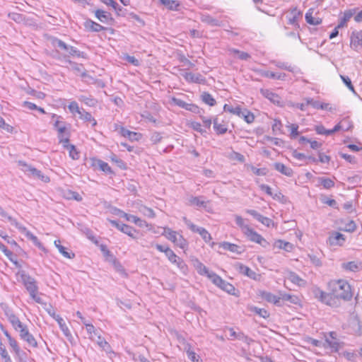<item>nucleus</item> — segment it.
<instances>
[{
  "label": "nucleus",
  "mask_w": 362,
  "mask_h": 362,
  "mask_svg": "<svg viewBox=\"0 0 362 362\" xmlns=\"http://www.w3.org/2000/svg\"><path fill=\"white\" fill-rule=\"evenodd\" d=\"M0 216L1 217L6 218L8 221L13 226H15L22 233H25V236L36 245L40 250H45L42 244L40 242L38 238L33 235L30 231L28 230L25 227L23 226L20 224L15 218L8 216V214L3 209V208L0 206Z\"/></svg>",
  "instance_id": "nucleus-4"
},
{
  "label": "nucleus",
  "mask_w": 362,
  "mask_h": 362,
  "mask_svg": "<svg viewBox=\"0 0 362 362\" xmlns=\"http://www.w3.org/2000/svg\"><path fill=\"white\" fill-rule=\"evenodd\" d=\"M318 180L325 189H329L334 187V182L330 178L322 177H319Z\"/></svg>",
  "instance_id": "nucleus-49"
},
{
  "label": "nucleus",
  "mask_w": 362,
  "mask_h": 362,
  "mask_svg": "<svg viewBox=\"0 0 362 362\" xmlns=\"http://www.w3.org/2000/svg\"><path fill=\"white\" fill-rule=\"evenodd\" d=\"M234 267L239 273L243 274L252 279L257 280L259 276V275L257 274L255 272L252 271L248 267L240 262L235 263Z\"/></svg>",
  "instance_id": "nucleus-13"
},
{
  "label": "nucleus",
  "mask_w": 362,
  "mask_h": 362,
  "mask_svg": "<svg viewBox=\"0 0 362 362\" xmlns=\"http://www.w3.org/2000/svg\"><path fill=\"white\" fill-rule=\"evenodd\" d=\"M121 232L127 234L128 236L131 237L133 239L137 238L136 233H138V232L134 228H133L131 226L125 224V226H123L122 228H121Z\"/></svg>",
  "instance_id": "nucleus-44"
},
{
  "label": "nucleus",
  "mask_w": 362,
  "mask_h": 362,
  "mask_svg": "<svg viewBox=\"0 0 362 362\" xmlns=\"http://www.w3.org/2000/svg\"><path fill=\"white\" fill-rule=\"evenodd\" d=\"M239 117L244 118L245 121L248 124L252 123L255 120L254 115L246 108L242 109V113Z\"/></svg>",
  "instance_id": "nucleus-46"
},
{
  "label": "nucleus",
  "mask_w": 362,
  "mask_h": 362,
  "mask_svg": "<svg viewBox=\"0 0 362 362\" xmlns=\"http://www.w3.org/2000/svg\"><path fill=\"white\" fill-rule=\"evenodd\" d=\"M351 43L355 47L358 45L362 46V30L352 32L351 36Z\"/></svg>",
  "instance_id": "nucleus-33"
},
{
  "label": "nucleus",
  "mask_w": 362,
  "mask_h": 362,
  "mask_svg": "<svg viewBox=\"0 0 362 362\" xmlns=\"http://www.w3.org/2000/svg\"><path fill=\"white\" fill-rule=\"evenodd\" d=\"M8 16L9 18L18 23L23 22L25 20L24 16L22 14L18 13H9Z\"/></svg>",
  "instance_id": "nucleus-56"
},
{
  "label": "nucleus",
  "mask_w": 362,
  "mask_h": 362,
  "mask_svg": "<svg viewBox=\"0 0 362 362\" xmlns=\"http://www.w3.org/2000/svg\"><path fill=\"white\" fill-rule=\"evenodd\" d=\"M95 17L102 23H110L114 21L111 14L107 11H104L101 9H98L95 12Z\"/></svg>",
  "instance_id": "nucleus-20"
},
{
  "label": "nucleus",
  "mask_w": 362,
  "mask_h": 362,
  "mask_svg": "<svg viewBox=\"0 0 362 362\" xmlns=\"http://www.w3.org/2000/svg\"><path fill=\"white\" fill-rule=\"evenodd\" d=\"M18 165L24 168L23 170L25 173H29L34 177L37 178L45 183L50 181L48 176L45 175L40 170H37V168L28 165L25 162L19 160Z\"/></svg>",
  "instance_id": "nucleus-8"
},
{
  "label": "nucleus",
  "mask_w": 362,
  "mask_h": 362,
  "mask_svg": "<svg viewBox=\"0 0 362 362\" xmlns=\"http://www.w3.org/2000/svg\"><path fill=\"white\" fill-rule=\"evenodd\" d=\"M202 21L212 26L220 25L219 21L209 15L203 16L202 17Z\"/></svg>",
  "instance_id": "nucleus-50"
},
{
  "label": "nucleus",
  "mask_w": 362,
  "mask_h": 362,
  "mask_svg": "<svg viewBox=\"0 0 362 362\" xmlns=\"http://www.w3.org/2000/svg\"><path fill=\"white\" fill-rule=\"evenodd\" d=\"M115 130L119 129L120 134L126 138H128L130 141H139L141 138L140 133L131 132L123 127H119L117 124H115Z\"/></svg>",
  "instance_id": "nucleus-15"
},
{
  "label": "nucleus",
  "mask_w": 362,
  "mask_h": 362,
  "mask_svg": "<svg viewBox=\"0 0 362 362\" xmlns=\"http://www.w3.org/2000/svg\"><path fill=\"white\" fill-rule=\"evenodd\" d=\"M202 198V197H190L188 199V204L197 206V208H203L206 211H209V201H204Z\"/></svg>",
  "instance_id": "nucleus-14"
},
{
  "label": "nucleus",
  "mask_w": 362,
  "mask_h": 362,
  "mask_svg": "<svg viewBox=\"0 0 362 362\" xmlns=\"http://www.w3.org/2000/svg\"><path fill=\"white\" fill-rule=\"evenodd\" d=\"M206 276L213 282V284L219 287L223 280L220 276L212 272H209Z\"/></svg>",
  "instance_id": "nucleus-51"
},
{
  "label": "nucleus",
  "mask_w": 362,
  "mask_h": 362,
  "mask_svg": "<svg viewBox=\"0 0 362 362\" xmlns=\"http://www.w3.org/2000/svg\"><path fill=\"white\" fill-rule=\"evenodd\" d=\"M261 76L266 78L277 79L281 81H284L286 80V74L284 73H274L269 71H262Z\"/></svg>",
  "instance_id": "nucleus-28"
},
{
  "label": "nucleus",
  "mask_w": 362,
  "mask_h": 362,
  "mask_svg": "<svg viewBox=\"0 0 362 362\" xmlns=\"http://www.w3.org/2000/svg\"><path fill=\"white\" fill-rule=\"evenodd\" d=\"M54 245L56 246V247L59 250V252L65 257L66 258H69V259H73L74 257H75V254L73 253V252H69L66 251V247H64V246H62L61 244H60V241L59 240H55L54 241Z\"/></svg>",
  "instance_id": "nucleus-38"
},
{
  "label": "nucleus",
  "mask_w": 362,
  "mask_h": 362,
  "mask_svg": "<svg viewBox=\"0 0 362 362\" xmlns=\"http://www.w3.org/2000/svg\"><path fill=\"white\" fill-rule=\"evenodd\" d=\"M219 288L230 295H235V288L234 286L223 279L222 280L221 284L219 286Z\"/></svg>",
  "instance_id": "nucleus-41"
},
{
  "label": "nucleus",
  "mask_w": 362,
  "mask_h": 362,
  "mask_svg": "<svg viewBox=\"0 0 362 362\" xmlns=\"http://www.w3.org/2000/svg\"><path fill=\"white\" fill-rule=\"evenodd\" d=\"M182 219L184 223L192 232L199 233L206 243H209V241L211 240V234L205 228L196 226L186 217H183Z\"/></svg>",
  "instance_id": "nucleus-9"
},
{
  "label": "nucleus",
  "mask_w": 362,
  "mask_h": 362,
  "mask_svg": "<svg viewBox=\"0 0 362 362\" xmlns=\"http://www.w3.org/2000/svg\"><path fill=\"white\" fill-rule=\"evenodd\" d=\"M214 129L218 134H223L227 132V127L226 124H219L218 118L216 117L213 120Z\"/></svg>",
  "instance_id": "nucleus-40"
},
{
  "label": "nucleus",
  "mask_w": 362,
  "mask_h": 362,
  "mask_svg": "<svg viewBox=\"0 0 362 362\" xmlns=\"http://www.w3.org/2000/svg\"><path fill=\"white\" fill-rule=\"evenodd\" d=\"M79 100L90 107H94L97 104L95 99L86 95H81Z\"/></svg>",
  "instance_id": "nucleus-54"
},
{
  "label": "nucleus",
  "mask_w": 362,
  "mask_h": 362,
  "mask_svg": "<svg viewBox=\"0 0 362 362\" xmlns=\"http://www.w3.org/2000/svg\"><path fill=\"white\" fill-rule=\"evenodd\" d=\"M95 337H97L95 341H96V343L98 344V346L100 347H101L105 351H106L107 353L108 352H110L111 351V347L110 346V344L106 341V340L105 339H103L100 334L99 333L95 335ZM93 337L92 336L90 338L94 340V339L93 338Z\"/></svg>",
  "instance_id": "nucleus-31"
},
{
  "label": "nucleus",
  "mask_w": 362,
  "mask_h": 362,
  "mask_svg": "<svg viewBox=\"0 0 362 362\" xmlns=\"http://www.w3.org/2000/svg\"><path fill=\"white\" fill-rule=\"evenodd\" d=\"M161 4L165 6L167 8L176 11L180 6V4L175 0H158Z\"/></svg>",
  "instance_id": "nucleus-42"
},
{
  "label": "nucleus",
  "mask_w": 362,
  "mask_h": 362,
  "mask_svg": "<svg viewBox=\"0 0 362 362\" xmlns=\"http://www.w3.org/2000/svg\"><path fill=\"white\" fill-rule=\"evenodd\" d=\"M235 223L242 229L243 233L247 231V228H250L249 226L245 224L244 220L240 216H235Z\"/></svg>",
  "instance_id": "nucleus-55"
},
{
  "label": "nucleus",
  "mask_w": 362,
  "mask_h": 362,
  "mask_svg": "<svg viewBox=\"0 0 362 362\" xmlns=\"http://www.w3.org/2000/svg\"><path fill=\"white\" fill-rule=\"evenodd\" d=\"M274 247L281 249L286 252H291L293 249V245L289 242L277 240L274 243Z\"/></svg>",
  "instance_id": "nucleus-29"
},
{
  "label": "nucleus",
  "mask_w": 362,
  "mask_h": 362,
  "mask_svg": "<svg viewBox=\"0 0 362 362\" xmlns=\"http://www.w3.org/2000/svg\"><path fill=\"white\" fill-rule=\"evenodd\" d=\"M313 9L310 8L308 12L305 13V21L310 24L313 25H317L322 23V18H315L313 16Z\"/></svg>",
  "instance_id": "nucleus-27"
},
{
  "label": "nucleus",
  "mask_w": 362,
  "mask_h": 362,
  "mask_svg": "<svg viewBox=\"0 0 362 362\" xmlns=\"http://www.w3.org/2000/svg\"><path fill=\"white\" fill-rule=\"evenodd\" d=\"M163 139V136H161V134L158 132H153L151 134L150 136V141L152 142L153 144H156L161 141Z\"/></svg>",
  "instance_id": "nucleus-57"
},
{
  "label": "nucleus",
  "mask_w": 362,
  "mask_h": 362,
  "mask_svg": "<svg viewBox=\"0 0 362 362\" xmlns=\"http://www.w3.org/2000/svg\"><path fill=\"white\" fill-rule=\"evenodd\" d=\"M279 298L280 301H281V300H286V301H289L290 303H291L293 304H298V303L299 301V299L296 296L291 295V294L286 293L280 292Z\"/></svg>",
  "instance_id": "nucleus-37"
},
{
  "label": "nucleus",
  "mask_w": 362,
  "mask_h": 362,
  "mask_svg": "<svg viewBox=\"0 0 362 362\" xmlns=\"http://www.w3.org/2000/svg\"><path fill=\"white\" fill-rule=\"evenodd\" d=\"M250 310L254 312L255 313L264 319H267L269 317V312L264 308H259L256 306H252L250 308Z\"/></svg>",
  "instance_id": "nucleus-47"
},
{
  "label": "nucleus",
  "mask_w": 362,
  "mask_h": 362,
  "mask_svg": "<svg viewBox=\"0 0 362 362\" xmlns=\"http://www.w3.org/2000/svg\"><path fill=\"white\" fill-rule=\"evenodd\" d=\"M341 268L346 271L356 272L360 269V264L355 261L344 262L341 264Z\"/></svg>",
  "instance_id": "nucleus-34"
},
{
  "label": "nucleus",
  "mask_w": 362,
  "mask_h": 362,
  "mask_svg": "<svg viewBox=\"0 0 362 362\" xmlns=\"http://www.w3.org/2000/svg\"><path fill=\"white\" fill-rule=\"evenodd\" d=\"M329 242L331 245H341L345 242V238L343 234L334 232L329 238Z\"/></svg>",
  "instance_id": "nucleus-21"
},
{
  "label": "nucleus",
  "mask_w": 362,
  "mask_h": 362,
  "mask_svg": "<svg viewBox=\"0 0 362 362\" xmlns=\"http://www.w3.org/2000/svg\"><path fill=\"white\" fill-rule=\"evenodd\" d=\"M291 129L290 136L292 139H296L299 135L298 125L296 124H291L288 126Z\"/></svg>",
  "instance_id": "nucleus-60"
},
{
  "label": "nucleus",
  "mask_w": 362,
  "mask_h": 362,
  "mask_svg": "<svg viewBox=\"0 0 362 362\" xmlns=\"http://www.w3.org/2000/svg\"><path fill=\"white\" fill-rule=\"evenodd\" d=\"M51 44L56 49L63 50L64 52L62 53L57 57V59L64 62V57L69 59L71 57H76L78 58H87L86 53L79 51L76 47L66 44L64 41L57 37L51 38Z\"/></svg>",
  "instance_id": "nucleus-2"
},
{
  "label": "nucleus",
  "mask_w": 362,
  "mask_h": 362,
  "mask_svg": "<svg viewBox=\"0 0 362 362\" xmlns=\"http://www.w3.org/2000/svg\"><path fill=\"white\" fill-rule=\"evenodd\" d=\"M8 341L11 347L13 349L15 354H20L19 352V346L18 344V342L15 339H13L11 336L7 338Z\"/></svg>",
  "instance_id": "nucleus-58"
},
{
  "label": "nucleus",
  "mask_w": 362,
  "mask_h": 362,
  "mask_svg": "<svg viewBox=\"0 0 362 362\" xmlns=\"http://www.w3.org/2000/svg\"><path fill=\"white\" fill-rule=\"evenodd\" d=\"M185 79L189 83H197L199 84L206 83V78L201 74H194L192 72H187L183 75Z\"/></svg>",
  "instance_id": "nucleus-16"
},
{
  "label": "nucleus",
  "mask_w": 362,
  "mask_h": 362,
  "mask_svg": "<svg viewBox=\"0 0 362 362\" xmlns=\"http://www.w3.org/2000/svg\"><path fill=\"white\" fill-rule=\"evenodd\" d=\"M42 305H44V309L47 312V313L51 316L52 317L54 320L56 319V316H57L58 315H57L55 313V310H54V308L50 305V304H47L45 303H42Z\"/></svg>",
  "instance_id": "nucleus-62"
},
{
  "label": "nucleus",
  "mask_w": 362,
  "mask_h": 362,
  "mask_svg": "<svg viewBox=\"0 0 362 362\" xmlns=\"http://www.w3.org/2000/svg\"><path fill=\"white\" fill-rule=\"evenodd\" d=\"M328 334L329 337L325 336L323 346L325 348H330L333 351L337 352L341 348V343L337 338V333L335 332H330Z\"/></svg>",
  "instance_id": "nucleus-10"
},
{
  "label": "nucleus",
  "mask_w": 362,
  "mask_h": 362,
  "mask_svg": "<svg viewBox=\"0 0 362 362\" xmlns=\"http://www.w3.org/2000/svg\"><path fill=\"white\" fill-rule=\"evenodd\" d=\"M98 163H99L98 169H100V170H102L103 172H104L107 174H112L113 173V171L112 170L111 168L110 167V165H108L107 163L102 160L101 162H100Z\"/></svg>",
  "instance_id": "nucleus-59"
},
{
  "label": "nucleus",
  "mask_w": 362,
  "mask_h": 362,
  "mask_svg": "<svg viewBox=\"0 0 362 362\" xmlns=\"http://www.w3.org/2000/svg\"><path fill=\"white\" fill-rule=\"evenodd\" d=\"M68 108L71 112H77L78 115L81 114V111L82 110V109L79 108L78 105L76 101L71 102L68 106Z\"/></svg>",
  "instance_id": "nucleus-64"
},
{
  "label": "nucleus",
  "mask_w": 362,
  "mask_h": 362,
  "mask_svg": "<svg viewBox=\"0 0 362 362\" xmlns=\"http://www.w3.org/2000/svg\"><path fill=\"white\" fill-rule=\"evenodd\" d=\"M329 290V293H326L319 288H315L313 290V293L314 297L318 299L320 302L332 307H337L339 305V300L332 294L331 289Z\"/></svg>",
  "instance_id": "nucleus-5"
},
{
  "label": "nucleus",
  "mask_w": 362,
  "mask_h": 362,
  "mask_svg": "<svg viewBox=\"0 0 362 362\" xmlns=\"http://www.w3.org/2000/svg\"><path fill=\"white\" fill-rule=\"evenodd\" d=\"M275 65L280 69L287 70L290 72H293L294 68L291 65H288V63L282 62H275Z\"/></svg>",
  "instance_id": "nucleus-63"
},
{
  "label": "nucleus",
  "mask_w": 362,
  "mask_h": 362,
  "mask_svg": "<svg viewBox=\"0 0 362 362\" xmlns=\"http://www.w3.org/2000/svg\"><path fill=\"white\" fill-rule=\"evenodd\" d=\"M64 62L69 64L71 66V69L76 74L80 75L83 78L87 76L86 71L83 64L74 62L66 57H64Z\"/></svg>",
  "instance_id": "nucleus-17"
},
{
  "label": "nucleus",
  "mask_w": 362,
  "mask_h": 362,
  "mask_svg": "<svg viewBox=\"0 0 362 362\" xmlns=\"http://www.w3.org/2000/svg\"><path fill=\"white\" fill-rule=\"evenodd\" d=\"M65 148L69 150V156L74 160H77L79 158V153L77 151L74 145H65Z\"/></svg>",
  "instance_id": "nucleus-53"
},
{
  "label": "nucleus",
  "mask_w": 362,
  "mask_h": 362,
  "mask_svg": "<svg viewBox=\"0 0 362 362\" xmlns=\"http://www.w3.org/2000/svg\"><path fill=\"white\" fill-rule=\"evenodd\" d=\"M55 320L57 322L61 330L64 333V334L67 337L69 340L72 338V335L66 326L64 320L59 315L56 316Z\"/></svg>",
  "instance_id": "nucleus-30"
},
{
  "label": "nucleus",
  "mask_w": 362,
  "mask_h": 362,
  "mask_svg": "<svg viewBox=\"0 0 362 362\" xmlns=\"http://www.w3.org/2000/svg\"><path fill=\"white\" fill-rule=\"evenodd\" d=\"M5 315L13 328H15L18 325H20V323L21 322L20 321L19 318L13 313L12 310H5Z\"/></svg>",
  "instance_id": "nucleus-32"
},
{
  "label": "nucleus",
  "mask_w": 362,
  "mask_h": 362,
  "mask_svg": "<svg viewBox=\"0 0 362 362\" xmlns=\"http://www.w3.org/2000/svg\"><path fill=\"white\" fill-rule=\"evenodd\" d=\"M290 15L288 23L290 25H297L298 18L302 16L303 13L297 7H295L290 11Z\"/></svg>",
  "instance_id": "nucleus-26"
},
{
  "label": "nucleus",
  "mask_w": 362,
  "mask_h": 362,
  "mask_svg": "<svg viewBox=\"0 0 362 362\" xmlns=\"http://www.w3.org/2000/svg\"><path fill=\"white\" fill-rule=\"evenodd\" d=\"M193 265L197 269V272L201 275H207L210 272L207 269L206 266H204L199 260L197 259L193 261Z\"/></svg>",
  "instance_id": "nucleus-36"
},
{
  "label": "nucleus",
  "mask_w": 362,
  "mask_h": 362,
  "mask_svg": "<svg viewBox=\"0 0 362 362\" xmlns=\"http://www.w3.org/2000/svg\"><path fill=\"white\" fill-rule=\"evenodd\" d=\"M23 284L30 294V298L39 304L42 303V299L37 296L38 286L36 280L25 272L21 274Z\"/></svg>",
  "instance_id": "nucleus-3"
},
{
  "label": "nucleus",
  "mask_w": 362,
  "mask_h": 362,
  "mask_svg": "<svg viewBox=\"0 0 362 362\" xmlns=\"http://www.w3.org/2000/svg\"><path fill=\"white\" fill-rule=\"evenodd\" d=\"M288 279L293 284H297L298 286H304L305 284V281L301 279L296 273L293 272H290L288 275Z\"/></svg>",
  "instance_id": "nucleus-39"
},
{
  "label": "nucleus",
  "mask_w": 362,
  "mask_h": 362,
  "mask_svg": "<svg viewBox=\"0 0 362 362\" xmlns=\"http://www.w3.org/2000/svg\"><path fill=\"white\" fill-rule=\"evenodd\" d=\"M261 296L264 300L269 303H272L276 306L282 305L279 296H276L270 292L263 291L261 293Z\"/></svg>",
  "instance_id": "nucleus-22"
},
{
  "label": "nucleus",
  "mask_w": 362,
  "mask_h": 362,
  "mask_svg": "<svg viewBox=\"0 0 362 362\" xmlns=\"http://www.w3.org/2000/svg\"><path fill=\"white\" fill-rule=\"evenodd\" d=\"M170 104H173L195 114H201L202 112H203V110L198 107L197 105L192 103H187L184 100L175 97H172L170 98Z\"/></svg>",
  "instance_id": "nucleus-7"
},
{
  "label": "nucleus",
  "mask_w": 362,
  "mask_h": 362,
  "mask_svg": "<svg viewBox=\"0 0 362 362\" xmlns=\"http://www.w3.org/2000/svg\"><path fill=\"white\" fill-rule=\"evenodd\" d=\"M223 110L225 112H228L238 116H240V114L242 113V108L240 106H236L234 107L232 105L225 104L223 106Z\"/></svg>",
  "instance_id": "nucleus-48"
},
{
  "label": "nucleus",
  "mask_w": 362,
  "mask_h": 362,
  "mask_svg": "<svg viewBox=\"0 0 362 362\" xmlns=\"http://www.w3.org/2000/svg\"><path fill=\"white\" fill-rule=\"evenodd\" d=\"M201 99L205 104L209 106H214L216 104L215 99L207 92H203L202 93Z\"/></svg>",
  "instance_id": "nucleus-45"
},
{
  "label": "nucleus",
  "mask_w": 362,
  "mask_h": 362,
  "mask_svg": "<svg viewBox=\"0 0 362 362\" xmlns=\"http://www.w3.org/2000/svg\"><path fill=\"white\" fill-rule=\"evenodd\" d=\"M251 170L253 172L254 174L257 175H266L268 173V170L265 168H257L253 165L250 166Z\"/></svg>",
  "instance_id": "nucleus-61"
},
{
  "label": "nucleus",
  "mask_w": 362,
  "mask_h": 362,
  "mask_svg": "<svg viewBox=\"0 0 362 362\" xmlns=\"http://www.w3.org/2000/svg\"><path fill=\"white\" fill-rule=\"evenodd\" d=\"M340 78L342 80L344 85L349 88V90H351L355 95H356L357 93L354 89V87L349 77L344 75H340Z\"/></svg>",
  "instance_id": "nucleus-52"
},
{
  "label": "nucleus",
  "mask_w": 362,
  "mask_h": 362,
  "mask_svg": "<svg viewBox=\"0 0 362 362\" xmlns=\"http://www.w3.org/2000/svg\"><path fill=\"white\" fill-rule=\"evenodd\" d=\"M329 289H331L332 294L338 300H343L349 301L352 298L353 293L349 282L344 279L330 281L328 284Z\"/></svg>",
  "instance_id": "nucleus-1"
},
{
  "label": "nucleus",
  "mask_w": 362,
  "mask_h": 362,
  "mask_svg": "<svg viewBox=\"0 0 362 362\" xmlns=\"http://www.w3.org/2000/svg\"><path fill=\"white\" fill-rule=\"evenodd\" d=\"M19 335L21 339L25 341L30 346L37 347V342L33 335L29 332L28 329H24Z\"/></svg>",
  "instance_id": "nucleus-19"
},
{
  "label": "nucleus",
  "mask_w": 362,
  "mask_h": 362,
  "mask_svg": "<svg viewBox=\"0 0 362 362\" xmlns=\"http://www.w3.org/2000/svg\"><path fill=\"white\" fill-rule=\"evenodd\" d=\"M261 93L274 104L279 105L281 103V97L268 89H261Z\"/></svg>",
  "instance_id": "nucleus-18"
},
{
  "label": "nucleus",
  "mask_w": 362,
  "mask_h": 362,
  "mask_svg": "<svg viewBox=\"0 0 362 362\" xmlns=\"http://www.w3.org/2000/svg\"><path fill=\"white\" fill-rule=\"evenodd\" d=\"M79 118L85 122L93 121V124H92L93 128L97 125V121L94 119V117H92L90 112H86L84 109H82L81 111V114H79Z\"/></svg>",
  "instance_id": "nucleus-43"
},
{
  "label": "nucleus",
  "mask_w": 362,
  "mask_h": 362,
  "mask_svg": "<svg viewBox=\"0 0 362 362\" xmlns=\"http://www.w3.org/2000/svg\"><path fill=\"white\" fill-rule=\"evenodd\" d=\"M247 238L252 242L256 243L263 247H267L269 243L258 233L252 228H247V231L244 233Z\"/></svg>",
  "instance_id": "nucleus-11"
},
{
  "label": "nucleus",
  "mask_w": 362,
  "mask_h": 362,
  "mask_svg": "<svg viewBox=\"0 0 362 362\" xmlns=\"http://www.w3.org/2000/svg\"><path fill=\"white\" fill-rule=\"evenodd\" d=\"M274 168L278 172L288 177H291L293 174V171L291 168L286 166L281 163H274Z\"/></svg>",
  "instance_id": "nucleus-23"
},
{
  "label": "nucleus",
  "mask_w": 362,
  "mask_h": 362,
  "mask_svg": "<svg viewBox=\"0 0 362 362\" xmlns=\"http://www.w3.org/2000/svg\"><path fill=\"white\" fill-rule=\"evenodd\" d=\"M168 254H167V257L168 260L172 262L173 264H175L177 267L180 269V271L186 274L188 272V267L185 264V262L176 254L172 250V251H168Z\"/></svg>",
  "instance_id": "nucleus-12"
},
{
  "label": "nucleus",
  "mask_w": 362,
  "mask_h": 362,
  "mask_svg": "<svg viewBox=\"0 0 362 362\" xmlns=\"http://www.w3.org/2000/svg\"><path fill=\"white\" fill-rule=\"evenodd\" d=\"M163 235H165L168 240L172 241L175 245L182 249H185L187 245V240L182 235L177 233L176 231H174L169 228H164Z\"/></svg>",
  "instance_id": "nucleus-6"
},
{
  "label": "nucleus",
  "mask_w": 362,
  "mask_h": 362,
  "mask_svg": "<svg viewBox=\"0 0 362 362\" xmlns=\"http://www.w3.org/2000/svg\"><path fill=\"white\" fill-rule=\"evenodd\" d=\"M220 247L226 250H228L237 254H241L244 251L243 250L241 249V247L235 244L230 243L228 242H223L222 243L220 244Z\"/></svg>",
  "instance_id": "nucleus-24"
},
{
  "label": "nucleus",
  "mask_w": 362,
  "mask_h": 362,
  "mask_svg": "<svg viewBox=\"0 0 362 362\" xmlns=\"http://www.w3.org/2000/svg\"><path fill=\"white\" fill-rule=\"evenodd\" d=\"M84 26L86 29H88L92 32H100L106 29V28L90 19L87 20L84 23Z\"/></svg>",
  "instance_id": "nucleus-25"
},
{
  "label": "nucleus",
  "mask_w": 362,
  "mask_h": 362,
  "mask_svg": "<svg viewBox=\"0 0 362 362\" xmlns=\"http://www.w3.org/2000/svg\"><path fill=\"white\" fill-rule=\"evenodd\" d=\"M354 11L352 10H346L344 13V16L342 18L339 19V22L337 25V28H343L346 25V23L350 20V18L353 16Z\"/></svg>",
  "instance_id": "nucleus-35"
}]
</instances>
